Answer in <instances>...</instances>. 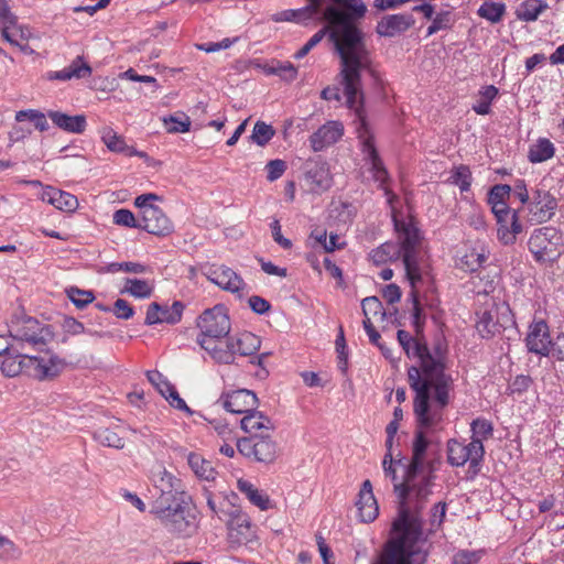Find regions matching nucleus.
<instances>
[{
	"instance_id": "1",
	"label": "nucleus",
	"mask_w": 564,
	"mask_h": 564,
	"mask_svg": "<svg viewBox=\"0 0 564 564\" xmlns=\"http://www.w3.org/2000/svg\"><path fill=\"white\" fill-rule=\"evenodd\" d=\"M366 11L367 7L362 0H344L341 7H327L323 12V19L330 28V40L339 56L337 79L343 88L346 106L354 110L359 119L357 133L364 160L370 164L373 180L384 189L391 204L395 196L384 187L389 174L379 156L375 137L366 122L364 111L361 74L367 73L377 78L372 52L366 43L364 32L355 25Z\"/></svg>"
},
{
	"instance_id": "2",
	"label": "nucleus",
	"mask_w": 564,
	"mask_h": 564,
	"mask_svg": "<svg viewBox=\"0 0 564 564\" xmlns=\"http://www.w3.org/2000/svg\"><path fill=\"white\" fill-rule=\"evenodd\" d=\"M402 348L409 357L420 359V368L412 366L408 370L409 384L415 392L413 412L421 425L432 426L442 421L454 386L452 376L446 373V350L437 345L431 351L419 338Z\"/></svg>"
},
{
	"instance_id": "3",
	"label": "nucleus",
	"mask_w": 564,
	"mask_h": 564,
	"mask_svg": "<svg viewBox=\"0 0 564 564\" xmlns=\"http://www.w3.org/2000/svg\"><path fill=\"white\" fill-rule=\"evenodd\" d=\"M412 443V457L409 464L404 465V476L401 484L394 486V492L399 499L398 517L393 521V530L404 527L409 529L423 530L420 511L424 508L429 496L432 494V470L424 473L425 453L430 444L423 430L435 427L423 426L419 423Z\"/></svg>"
},
{
	"instance_id": "4",
	"label": "nucleus",
	"mask_w": 564,
	"mask_h": 564,
	"mask_svg": "<svg viewBox=\"0 0 564 564\" xmlns=\"http://www.w3.org/2000/svg\"><path fill=\"white\" fill-rule=\"evenodd\" d=\"M397 241H387L369 253L377 265L402 260L410 285L421 284L429 278V265L423 248V237L412 220L393 217Z\"/></svg>"
},
{
	"instance_id": "5",
	"label": "nucleus",
	"mask_w": 564,
	"mask_h": 564,
	"mask_svg": "<svg viewBox=\"0 0 564 564\" xmlns=\"http://www.w3.org/2000/svg\"><path fill=\"white\" fill-rule=\"evenodd\" d=\"M425 538L423 530L408 528L392 529V536L387 542L380 564H424Z\"/></svg>"
},
{
	"instance_id": "6",
	"label": "nucleus",
	"mask_w": 564,
	"mask_h": 564,
	"mask_svg": "<svg viewBox=\"0 0 564 564\" xmlns=\"http://www.w3.org/2000/svg\"><path fill=\"white\" fill-rule=\"evenodd\" d=\"M153 482L159 495L151 503L150 513L159 523L189 506L181 479L165 468L153 474Z\"/></svg>"
},
{
	"instance_id": "7",
	"label": "nucleus",
	"mask_w": 564,
	"mask_h": 564,
	"mask_svg": "<svg viewBox=\"0 0 564 564\" xmlns=\"http://www.w3.org/2000/svg\"><path fill=\"white\" fill-rule=\"evenodd\" d=\"M9 336L19 349L26 346L42 349L53 338V333L48 325L40 323L34 317L21 315L11 318Z\"/></svg>"
},
{
	"instance_id": "8",
	"label": "nucleus",
	"mask_w": 564,
	"mask_h": 564,
	"mask_svg": "<svg viewBox=\"0 0 564 564\" xmlns=\"http://www.w3.org/2000/svg\"><path fill=\"white\" fill-rule=\"evenodd\" d=\"M272 434L261 433V435L238 438L237 451L250 463L272 465L281 455V447Z\"/></svg>"
},
{
	"instance_id": "9",
	"label": "nucleus",
	"mask_w": 564,
	"mask_h": 564,
	"mask_svg": "<svg viewBox=\"0 0 564 564\" xmlns=\"http://www.w3.org/2000/svg\"><path fill=\"white\" fill-rule=\"evenodd\" d=\"M528 247L536 261H554L564 249V238L555 227H541L533 230Z\"/></svg>"
},
{
	"instance_id": "10",
	"label": "nucleus",
	"mask_w": 564,
	"mask_h": 564,
	"mask_svg": "<svg viewBox=\"0 0 564 564\" xmlns=\"http://www.w3.org/2000/svg\"><path fill=\"white\" fill-rule=\"evenodd\" d=\"M196 325L200 332L197 338L210 340L226 337L231 328L227 310L223 305L205 310L198 316Z\"/></svg>"
},
{
	"instance_id": "11",
	"label": "nucleus",
	"mask_w": 564,
	"mask_h": 564,
	"mask_svg": "<svg viewBox=\"0 0 564 564\" xmlns=\"http://www.w3.org/2000/svg\"><path fill=\"white\" fill-rule=\"evenodd\" d=\"M160 524L176 539H189L197 534L199 519L197 512L187 506L173 513Z\"/></svg>"
},
{
	"instance_id": "12",
	"label": "nucleus",
	"mask_w": 564,
	"mask_h": 564,
	"mask_svg": "<svg viewBox=\"0 0 564 564\" xmlns=\"http://www.w3.org/2000/svg\"><path fill=\"white\" fill-rule=\"evenodd\" d=\"M485 448L479 438H471L468 444H463L456 440H449L447 443V462L452 466H464L467 462L470 466H477L482 459Z\"/></svg>"
},
{
	"instance_id": "13",
	"label": "nucleus",
	"mask_w": 564,
	"mask_h": 564,
	"mask_svg": "<svg viewBox=\"0 0 564 564\" xmlns=\"http://www.w3.org/2000/svg\"><path fill=\"white\" fill-rule=\"evenodd\" d=\"M229 541L237 545H246L257 539L254 525L249 516L238 507H231L226 519Z\"/></svg>"
},
{
	"instance_id": "14",
	"label": "nucleus",
	"mask_w": 564,
	"mask_h": 564,
	"mask_svg": "<svg viewBox=\"0 0 564 564\" xmlns=\"http://www.w3.org/2000/svg\"><path fill=\"white\" fill-rule=\"evenodd\" d=\"M497 221V237L506 246L513 245L523 231L518 210L507 208L494 214Z\"/></svg>"
},
{
	"instance_id": "15",
	"label": "nucleus",
	"mask_w": 564,
	"mask_h": 564,
	"mask_svg": "<svg viewBox=\"0 0 564 564\" xmlns=\"http://www.w3.org/2000/svg\"><path fill=\"white\" fill-rule=\"evenodd\" d=\"M557 202L550 192L535 189L528 206L529 220L534 224L549 221L555 214Z\"/></svg>"
},
{
	"instance_id": "16",
	"label": "nucleus",
	"mask_w": 564,
	"mask_h": 564,
	"mask_svg": "<svg viewBox=\"0 0 564 564\" xmlns=\"http://www.w3.org/2000/svg\"><path fill=\"white\" fill-rule=\"evenodd\" d=\"M223 408L230 413L246 414L258 406V398L254 392L239 389L223 393L218 400Z\"/></svg>"
},
{
	"instance_id": "17",
	"label": "nucleus",
	"mask_w": 564,
	"mask_h": 564,
	"mask_svg": "<svg viewBox=\"0 0 564 564\" xmlns=\"http://www.w3.org/2000/svg\"><path fill=\"white\" fill-rule=\"evenodd\" d=\"M552 344L546 322L543 319L533 321L525 337L528 350L540 356H549Z\"/></svg>"
},
{
	"instance_id": "18",
	"label": "nucleus",
	"mask_w": 564,
	"mask_h": 564,
	"mask_svg": "<svg viewBox=\"0 0 564 564\" xmlns=\"http://www.w3.org/2000/svg\"><path fill=\"white\" fill-rule=\"evenodd\" d=\"M28 361V376L39 380L52 379L64 369V361L56 356H30Z\"/></svg>"
},
{
	"instance_id": "19",
	"label": "nucleus",
	"mask_w": 564,
	"mask_h": 564,
	"mask_svg": "<svg viewBox=\"0 0 564 564\" xmlns=\"http://www.w3.org/2000/svg\"><path fill=\"white\" fill-rule=\"evenodd\" d=\"M343 134L344 126L340 121H327L310 137L311 148L314 152H319L340 140Z\"/></svg>"
},
{
	"instance_id": "20",
	"label": "nucleus",
	"mask_w": 564,
	"mask_h": 564,
	"mask_svg": "<svg viewBox=\"0 0 564 564\" xmlns=\"http://www.w3.org/2000/svg\"><path fill=\"white\" fill-rule=\"evenodd\" d=\"M140 229L155 236H166L172 231V223L163 210L155 207H148L140 218Z\"/></svg>"
},
{
	"instance_id": "21",
	"label": "nucleus",
	"mask_w": 564,
	"mask_h": 564,
	"mask_svg": "<svg viewBox=\"0 0 564 564\" xmlns=\"http://www.w3.org/2000/svg\"><path fill=\"white\" fill-rule=\"evenodd\" d=\"M356 507L361 522H372L379 514L378 502L372 491V484L369 479L365 480L361 485Z\"/></svg>"
},
{
	"instance_id": "22",
	"label": "nucleus",
	"mask_w": 564,
	"mask_h": 564,
	"mask_svg": "<svg viewBox=\"0 0 564 564\" xmlns=\"http://www.w3.org/2000/svg\"><path fill=\"white\" fill-rule=\"evenodd\" d=\"M149 381L158 389V391L166 399L171 406L192 414L186 402L180 397L175 387L172 386L163 375L156 370L147 372Z\"/></svg>"
},
{
	"instance_id": "23",
	"label": "nucleus",
	"mask_w": 564,
	"mask_h": 564,
	"mask_svg": "<svg viewBox=\"0 0 564 564\" xmlns=\"http://www.w3.org/2000/svg\"><path fill=\"white\" fill-rule=\"evenodd\" d=\"M207 278L210 282L231 293L239 292L245 286L241 276L225 265L212 267L208 270Z\"/></svg>"
},
{
	"instance_id": "24",
	"label": "nucleus",
	"mask_w": 564,
	"mask_h": 564,
	"mask_svg": "<svg viewBox=\"0 0 564 564\" xmlns=\"http://www.w3.org/2000/svg\"><path fill=\"white\" fill-rule=\"evenodd\" d=\"M240 427L245 433L249 434L248 436L273 433L275 430L272 420L262 412L256 411V409L243 415L240 420Z\"/></svg>"
},
{
	"instance_id": "25",
	"label": "nucleus",
	"mask_w": 564,
	"mask_h": 564,
	"mask_svg": "<svg viewBox=\"0 0 564 564\" xmlns=\"http://www.w3.org/2000/svg\"><path fill=\"white\" fill-rule=\"evenodd\" d=\"M219 339L210 340L206 338H197L198 345L206 350L210 357L218 364L231 365L235 362L236 352L230 338L223 345Z\"/></svg>"
},
{
	"instance_id": "26",
	"label": "nucleus",
	"mask_w": 564,
	"mask_h": 564,
	"mask_svg": "<svg viewBox=\"0 0 564 564\" xmlns=\"http://www.w3.org/2000/svg\"><path fill=\"white\" fill-rule=\"evenodd\" d=\"M41 199L65 213H74L78 207V199L76 196L52 186L43 188Z\"/></svg>"
},
{
	"instance_id": "27",
	"label": "nucleus",
	"mask_w": 564,
	"mask_h": 564,
	"mask_svg": "<svg viewBox=\"0 0 564 564\" xmlns=\"http://www.w3.org/2000/svg\"><path fill=\"white\" fill-rule=\"evenodd\" d=\"M414 23L411 14H391L378 22L377 33L381 36H394L406 31Z\"/></svg>"
},
{
	"instance_id": "28",
	"label": "nucleus",
	"mask_w": 564,
	"mask_h": 564,
	"mask_svg": "<svg viewBox=\"0 0 564 564\" xmlns=\"http://www.w3.org/2000/svg\"><path fill=\"white\" fill-rule=\"evenodd\" d=\"M47 117L57 128L68 133L82 134L87 128L85 115L70 116L61 111L50 110Z\"/></svg>"
},
{
	"instance_id": "29",
	"label": "nucleus",
	"mask_w": 564,
	"mask_h": 564,
	"mask_svg": "<svg viewBox=\"0 0 564 564\" xmlns=\"http://www.w3.org/2000/svg\"><path fill=\"white\" fill-rule=\"evenodd\" d=\"M498 310H486L479 315L476 323V329L482 338H490L500 334L503 329L502 324L498 321Z\"/></svg>"
},
{
	"instance_id": "30",
	"label": "nucleus",
	"mask_w": 564,
	"mask_h": 564,
	"mask_svg": "<svg viewBox=\"0 0 564 564\" xmlns=\"http://www.w3.org/2000/svg\"><path fill=\"white\" fill-rule=\"evenodd\" d=\"M237 488L253 506L258 507L260 510L265 511L273 507L269 496L263 490L258 489L250 481L239 479L237 482Z\"/></svg>"
},
{
	"instance_id": "31",
	"label": "nucleus",
	"mask_w": 564,
	"mask_h": 564,
	"mask_svg": "<svg viewBox=\"0 0 564 564\" xmlns=\"http://www.w3.org/2000/svg\"><path fill=\"white\" fill-rule=\"evenodd\" d=\"M30 355L21 352V349L18 348V351H12L11 354L4 356L1 362V370L3 375L7 377H15L20 373L28 375V359Z\"/></svg>"
},
{
	"instance_id": "32",
	"label": "nucleus",
	"mask_w": 564,
	"mask_h": 564,
	"mask_svg": "<svg viewBox=\"0 0 564 564\" xmlns=\"http://www.w3.org/2000/svg\"><path fill=\"white\" fill-rule=\"evenodd\" d=\"M91 67L82 61V57H77L68 67L51 72L47 76L51 80H69L72 78H85L90 76Z\"/></svg>"
},
{
	"instance_id": "33",
	"label": "nucleus",
	"mask_w": 564,
	"mask_h": 564,
	"mask_svg": "<svg viewBox=\"0 0 564 564\" xmlns=\"http://www.w3.org/2000/svg\"><path fill=\"white\" fill-rule=\"evenodd\" d=\"M187 463L195 476L202 480L212 481L216 478L217 471L210 460L205 459L200 454L189 453Z\"/></svg>"
},
{
	"instance_id": "34",
	"label": "nucleus",
	"mask_w": 564,
	"mask_h": 564,
	"mask_svg": "<svg viewBox=\"0 0 564 564\" xmlns=\"http://www.w3.org/2000/svg\"><path fill=\"white\" fill-rule=\"evenodd\" d=\"M230 340L235 352L240 356H251L256 354L261 346V339L250 332L240 333L236 338H230Z\"/></svg>"
},
{
	"instance_id": "35",
	"label": "nucleus",
	"mask_w": 564,
	"mask_h": 564,
	"mask_svg": "<svg viewBox=\"0 0 564 564\" xmlns=\"http://www.w3.org/2000/svg\"><path fill=\"white\" fill-rule=\"evenodd\" d=\"M306 178L310 182L311 189L316 193L327 191L333 183L329 170L325 165H317L310 170Z\"/></svg>"
},
{
	"instance_id": "36",
	"label": "nucleus",
	"mask_w": 564,
	"mask_h": 564,
	"mask_svg": "<svg viewBox=\"0 0 564 564\" xmlns=\"http://www.w3.org/2000/svg\"><path fill=\"white\" fill-rule=\"evenodd\" d=\"M554 154V144L546 138H539L535 143L530 145L528 160L531 163H542L552 159Z\"/></svg>"
},
{
	"instance_id": "37",
	"label": "nucleus",
	"mask_w": 564,
	"mask_h": 564,
	"mask_svg": "<svg viewBox=\"0 0 564 564\" xmlns=\"http://www.w3.org/2000/svg\"><path fill=\"white\" fill-rule=\"evenodd\" d=\"M547 9V3L542 0H524L516 10L518 20L533 22Z\"/></svg>"
},
{
	"instance_id": "38",
	"label": "nucleus",
	"mask_w": 564,
	"mask_h": 564,
	"mask_svg": "<svg viewBox=\"0 0 564 564\" xmlns=\"http://www.w3.org/2000/svg\"><path fill=\"white\" fill-rule=\"evenodd\" d=\"M154 290L153 283L148 280L131 279L124 280V288L121 293H128L137 299H148L152 295Z\"/></svg>"
},
{
	"instance_id": "39",
	"label": "nucleus",
	"mask_w": 564,
	"mask_h": 564,
	"mask_svg": "<svg viewBox=\"0 0 564 564\" xmlns=\"http://www.w3.org/2000/svg\"><path fill=\"white\" fill-rule=\"evenodd\" d=\"M511 194V186L506 184L495 185L491 187L488 194V204L491 206V212L494 214L498 213V210H505L510 208L506 199L509 198Z\"/></svg>"
},
{
	"instance_id": "40",
	"label": "nucleus",
	"mask_w": 564,
	"mask_h": 564,
	"mask_svg": "<svg viewBox=\"0 0 564 564\" xmlns=\"http://www.w3.org/2000/svg\"><path fill=\"white\" fill-rule=\"evenodd\" d=\"M204 497L212 514L226 522V519L229 518L230 508L232 506L225 498H217L208 490L204 491Z\"/></svg>"
},
{
	"instance_id": "41",
	"label": "nucleus",
	"mask_w": 564,
	"mask_h": 564,
	"mask_svg": "<svg viewBox=\"0 0 564 564\" xmlns=\"http://www.w3.org/2000/svg\"><path fill=\"white\" fill-rule=\"evenodd\" d=\"M95 441H97L102 446L112 447L116 449H121L124 447V440L119 436L117 432L109 427H100L96 430L93 434Z\"/></svg>"
},
{
	"instance_id": "42",
	"label": "nucleus",
	"mask_w": 564,
	"mask_h": 564,
	"mask_svg": "<svg viewBox=\"0 0 564 564\" xmlns=\"http://www.w3.org/2000/svg\"><path fill=\"white\" fill-rule=\"evenodd\" d=\"M498 95V88L494 85L485 86L480 89V98L473 105V110L477 115H488L490 112V105Z\"/></svg>"
},
{
	"instance_id": "43",
	"label": "nucleus",
	"mask_w": 564,
	"mask_h": 564,
	"mask_svg": "<svg viewBox=\"0 0 564 564\" xmlns=\"http://www.w3.org/2000/svg\"><path fill=\"white\" fill-rule=\"evenodd\" d=\"M486 259L482 251L470 249L459 259L458 267L466 272H475L482 267Z\"/></svg>"
},
{
	"instance_id": "44",
	"label": "nucleus",
	"mask_w": 564,
	"mask_h": 564,
	"mask_svg": "<svg viewBox=\"0 0 564 564\" xmlns=\"http://www.w3.org/2000/svg\"><path fill=\"white\" fill-rule=\"evenodd\" d=\"M478 15L491 23L501 21L506 13V6L501 2H484L478 11Z\"/></svg>"
},
{
	"instance_id": "45",
	"label": "nucleus",
	"mask_w": 564,
	"mask_h": 564,
	"mask_svg": "<svg viewBox=\"0 0 564 564\" xmlns=\"http://www.w3.org/2000/svg\"><path fill=\"white\" fill-rule=\"evenodd\" d=\"M101 140L107 149L115 153H122L127 149L124 138L113 131L112 128H104L101 131Z\"/></svg>"
},
{
	"instance_id": "46",
	"label": "nucleus",
	"mask_w": 564,
	"mask_h": 564,
	"mask_svg": "<svg viewBox=\"0 0 564 564\" xmlns=\"http://www.w3.org/2000/svg\"><path fill=\"white\" fill-rule=\"evenodd\" d=\"M310 3L300 9H293L294 22L305 23L314 18L319 17L321 8L324 0H308Z\"/></svg>"
},
{
	"instance_id": "47",
	"label": "nucleus",
	"mask_w": 564,
	"mask_h": 564,
	"mask_svg": "<svg viewBox=\"0 0 564 564\" xmlns=\"http://www.w3.org/2000/svg\"><path fill=\"white\" fill-rule=\"evenodd\" d=\"M419 284L411 285L410 291V299L413 304V311H412V325L414 327V330L416 335L419 336L422 333L423 325H424V316H423V310L420 305L419 301Z\"/></svg>"
},
{
	"instance_id": "48",
	"label": "nucleus",
	"mask_w": 564,
	"mask_h": 564,
	"mask_svg": "<svg viewBox=\"0 0 564 564\" xmlns=\"http://www.w3.org/2000/svg\"><path fill=\"white\" fill-rule=\"evenodd\" d=\"M30 120L34 123L35 128L40 131L48 130L50 126L46 120V116L35 109L20 110L15 113V120L21 122L24 120Z\"/></svg>"
},
{
	"instance_id": "49",
	"label": "nucleus",
	"mask_w": 564,
	"mask_h": 564,
	"mask_svg": "<svg viewBox=\"0 0 564 564\" xmlns=\"http://www.w3.org/2000/svg\"><path fill=\"white\" fill-rule=\"evenodd\" d=\"M18 17L11 11L7 0H0V31L3 39H9L11 26L15 25Z\"/></svg>"
},
{
	"instance_id": "50",
	"label": "nucleus",
	"mask_w": 564,
	"mask_h": 564,
	"mask_svg": "<svg viewBox=\"0 0 564 564\" xmlns=\"http://www.w3.org/2000/svg\"><path fill=\"white\" fill-rule=\"evenodd\" d=\"M22 556V550L12 540L0 534V561H17Z\"/></svg>"
},
{
	"instance_id": "51",
	"label": "nucleus",
	"mask_w": 564,
	"mask_h": 564,
	"mask_svg": "<svg viewBox=\"0 0 564 564\" xmlns=\"http://www.w3.org/2000/svg\"><path fill=\"white\" fill-rule=\"evenodd\" d=\"M185 305L181 301H174L171 306H163L160 311L162 323L177 324L182 319Z\"/></svg>"
},
{
	"instance_id": "52",
	"label": "nucleus",
	"mask_w": 564,
	"mask_h": 564,
	"mask_svg": "<svg viewBox=\"0 0 564 564\" xmlns=\"http://www.w3.org/2000/svg\"><path fill=\"white\" fill-rule=\"evenodd\" d=\"M275 131L272 126L263 121H258L253 127L251 139L256 144L263 147L269 143Z\"/></svg>"
},
{
	"instance_id": "53",
	"label": "nucleus",
	"mask_w": 564,
	"mask_h": 564,
	"mask_svg": "<svg viewBox=\"0 0 564 564\" xmlns=\"http://www.w3.org/2000/svg\"><path fill=\"white\" fill-rule=\"evenodd\" d=\"M451 182L459 187L462 192H467L471 184V172L468 166L459 165L455 167L451 175Z\"/></svg>"
},
{
	"instance_id": "54",
	"label": "nucleus",
	"mask_w": 564,
	"mask_h": 564,
	"mask_svg": "<svg viewBox=\"0 0 564 564\" xmlns=\"http://www.w3.org/2000/svg\"><path fill=\"white\" fill-rule=\"evenodd\" d=\"M452 23V13L449 11H441L434 18H432V23L427 28L426 35L431 36L441 30L449 29Z\"/></svg>"
},
{
	"instance_id": "55",
	"label": "nucleus",
	"mask_w": 564,
	"mask_h": 564,
	"mask_svg": "<svg viewBox=\"0 0 564 564\" xmlns=\"http://www.w3.org/2000/svg\"><path fill=\"white\" fill-rule=\"evenodd\" d=\"M470 429L474 434L473 438H479L481 442L491 437L494 432L491 422L481 417L474 420L470 424Z\"/></svg>"
},
{
	"instance_id": "56",
	"label": "nucleus",
	"mask_w": 564,
	"mask_h": 564,
	"mask_svg": "<svg viewBox=\"0 0 564 564\" xmlns=\"http://www.w3.org/2000/svg\"><path fill=\"white\" fill-rule=\"evenodd\" d=\"M164 124L170 133H184L189 131L191 120L185 115H183L182 118L170 116L164 119Z\"/></svg>"
},
{
	"instance_id": "57",
	"label": "nucleus",
	"mask_w": 564,
	"mask_h": 564,
	"mask_svg": "<svg viewBox=\"0 0 564 564\" xmlns=\"http://www.w3.org/2000/svg\"><path fill=\"white\" fill-rule=\"evenodd\" d=\"M107 271L110 273L124 271V272L141 274V273H145L148 271V267L142 263H139V262H130V261L112 262V263L108 264Z\"/></svg>"
},
{
	"instance_id": "58",
	"label": "nucleus",
	"mask_w": 564,
	"mask_h": 564,
	"mask_svg": "<svg viewBox=\"0 0 564 564\" xmlns=\"http://www.w3.org/2000/svg\"><path fill=\"white\" fill-rule=\"evenodd\" d=\"M31 35H32V33H31L30 28L26 25H20L17 21L15 25L11 26V29H9V33H8L9 39H4V40L12 45H20V42H28V40L31 37Z\"/></svg>"
},
{
	"instance_id": "59",
	"label": "nucleus",
	"mask_w": 564,
	"mask_h": 564,
	"mask_svg": "<svg viewBox=\"0 0 564 564\" xmlns=\"http://www.w3.org/2000/svg\"><path fill=\"white\" fill-rule=\"evenodd\" d=\"M361 308L365 318H371V316H376L378 314L381 316L386 315L382 303L377 296H368L364 299L361 302Z\"/></svg>"
},
{
	"instance_id": "60",
	"label": "nucleus",
	"mask_w": 564,
	"mask_h": 564,
	"mask_svg": "<svg viewBox=\"0 0 564 564\" xmlns=\"http://www.w3.org/2000/svg\"><path fill=\"white\" fill-rule=\"evenodd\" d=\"M113 223L119 226L139 229L141 225L140 219H135L133 213L126 208H121L115 212Z\"/></svg>"
},
{
	"instance_id": "61",
	"label": "nucleus",
	"mask_w": 564,
	"mask_h": 564,
	"mask_svg": "<svg viewBox=\"0 0 564 564\" xmlns=\"http://www.w3.org/2000/svg\"><path fill=\"white\" fill-rule=\"evenodd\" d=\"M69 300L79 308L85 307L95 300V295L91 291L79 290L72 288L68 291Z\"/></svg>"
},
{
	"instance_id": "62",
	"label": "nucleus",
	"mask_w": 564,
	"mask_h": 564,
	"mask_svg": "<svg viewBox=\"0 0 564 564\" xmlns=\"http://www.w3.org/2000/svg\"><path fill=\"white\" fill-rule=\"evenodd\" d=\"M330 30L329 25L324 29L317 31L295 54L294 57L296 59L303 58L308 52L315 47L325 36L327 30Z\"/></svg>"
},
{
	"instance_id": "63",
	"label": "nucleus",
	"mask_w": 564,
	"mask_h": 564,
	"mask_svg": "<svg viewBox=\"0 0 564 564\" xmlns=\"http://www.w3.org/2000/svg\"><path fill=\"white\" fill-rule=\"evenodd\" d=\"M481 554V551L460 550L454 554L452 564H477Z\"/></svg>"
},
{
	"instance_id": "64",
	"label": "nucleus",
	"mask_w": 564,
	"mask_h": 564,
	"mask_svg": "<svg viewBox=\"0 0 564 564\" xmlns=\"http://www.w3.org/2000/svg\"><path fill=\"white\" fill-rule=\"evenodd\" d=\"M447 506L445 502H437L431 509L430 524L431 529L435 530L441 527L446 516Z\"/></svg>"
}]
</instances>
